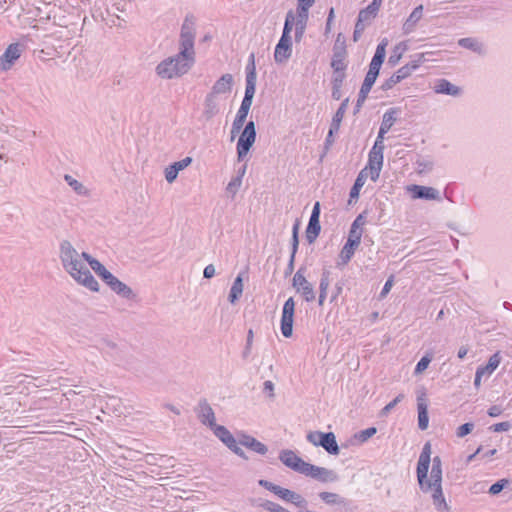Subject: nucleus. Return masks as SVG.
Here are the masks:
<instances>
[{"label":"nucleus","instance_id":"f257e3e1","mask_svg":"<svg viewBox=\"0 0 512 512\" xmlns=\"http://www.w3.org/2000/svg\"><path fill=\"white\" fill-rule=\"evenodd\" d=\"M195 22L186 17L180 32L179 52L167 57L156 66V74L162 79L179 78L189 72L195 63Z\"/></svg>","mask_w":512,"mask_h":512},{"label":"nucleus","instance_id":"f03ea898","mask_svg":"<svg viewBox=\"0 0 512 512\" xmlns=\"http://www.w3.org/2000/svg\"><path fill=\"white\" fill-rule=\"evenodd\" d=\"M431 463V445L427 442L420 453L417 463V480L420 490L431 495L432 503L438 512H448L450 507L446 502L442 488V461L439 456L432 459L430 475H428Z\"/></svg>","mask_w":512,"mask_h":512},{"label":"nucleus","instance_id":"7ed1b4c3","mask_svg":"<svg viewBox=\"0 0 512 512\" xmlns=\"http://www.w3.org/2000/svg\"><path fill=\"white\" fill-rule=\"evenodd\" d=\"M59 258L63 269L79 284L87 289L97 292L99 284L93 277L84 261H87L88 253L78 252L68 240H62L59 244Z\"/></svg>","mask_w":512,"mask_h":512},{"label":"nucleus","instance_id":"20e7f679","mask_svg":"<svg viewBox=\"0 0 512 512\" xmlns=\"http://www.w3.org/2000/svg\"><path fill=\"white\" fill-rule=\"evenodd\" d=\"M388 39L383 38L380 43L377 45L375 54L370 62L369 70L366 74L364 82L359 91L357 105L361 106L362 103L367 98L368 93L370 92L372 86L374 85L381 68V65L386 56V47L388 46Z\"/></svg>","mask_w":512,"mask_h":512},{"label":"nucleus","instance_id":"39448f33","mask_svg":"<svg viewBox=\"0 0 512 512\" xmlns=\"http://www.w3.org/2000/svg\"><path fill=\"white\" fill-rule=\"evenodd\" d=\"M383 153L376 149H371L369 152L368 164L358 174L354 181V199L358 198L359 190L365 184L366 180L370 178L376 182L379 178L383 166Z\"/></svg>","mask_w":512,"mask_h":512},{"label":"nucleus","instance_id":"423d86ee","mask_svg":"<svg viewBox=\"0 0 512 512\" xmlns=\"http://www.w3.org/2000/svg\"><path fill=\"white\" fill-rule=\"evenodd\" d=\"M306 438L308 442L314 446L323 447L331 455L339 454V446L337 444L336 437L332 432L324 433L320 431H310Z\"/></svg>","mask_w":512,"mask_h":512},{"label":"nucleus","instance_id":"0eeeda50","mask_svg":"<svg viewBox=\"0 0 512 512\" xmlns=\"http://www.w3.org/2000/svg\"><path fill=\"white\" fill-rule=\"evenodd\" d=\"M256 140V129L255 123L249 121L244 127L238 142H237V158L238 161L243 160L248 154L250 148L253 146Z\"/></svg>","mask_w":512,"mask_h":512},{"label":"nucleus","instance_id":"6e6552de","mask_svg":"<svg viewBox=\"0 0 512 512\" xmlns=\"http://www.w3.org/2000/svg\"><path fill=\"white\" fill-rule=\"evenodd\" d=\"M396 115H397V110L394 108H391L384 113L382 122L380 125V129L378 132V136L376 138V141H375L372 149H376L377 151L383 153L384 148H385L384 136L386 133H388V131L392 128V126L396 122Z\"/></svg>","mask_w":512,"mask_h":512},{"label":"nucleus","instance_id":"1a4fd4ad","mask_svg":"<svg viewBox=\"0 0 512 512\" xmlns=\"http://www.w3.org/2000/svg\"><path fill=\"white\" fill-rule=\"evenodd\" d=\"M380 4L372 1L365 9L361 10L354 29V42L358 40V34L362 32L367 25L376 17Z\"/></svg>","mask_w":512,"mask_h":512},{"label":"nucleus","instance_id":"9d476101","mask_svg":"<svg viewBox=\"0 0 512 512\" xmlns=\"http://www.w3.org/2000/svg\"><path fill=\"white\" fill-rule=\"evenodd\" d=\"M215 436L219 438L232 452H234L237 456L247 459V456L243 449L239 446V441L235 439V437L230 433V431L222 426L218 425L213 430Z\"/></svg>","mask_w":512,"mask_h":512},{"label":"nucleus","instance_id":"9b49d317","mask_svg":"<svg viewBox=\"0 0 512 512\" xmlns=\"http://www.w3.org/2000/svg\"><path fill=\"white\" fill-rule=\"evenodd\" d=\"M295 302L292 297L286 300L283 305L281 316V332L286 338L292 336Z\"/></svg>","mask_w":512,"mask_h":512},{"label":"nucleus","instance_id":"f8f14e48","mask_svg":"<svg viewBox=\"0 0 512 512\" xmlns=\"http://www.w3.org/2000/svg\"><path fill=\"white\" fill-rule=\"evenodd\" d=\"M22 53V47L18 43L10 44L5 52L0 56V71H8L19 59Z\"/></svg>","mask_w":512,"mask_h":512},{"label":"nucleus","instance_id":"ddd939ff","mask_svg":"<svg viewBox=\"0 0 512 512\" xmlns=\"http://www.w3.org/2000/svg\"><path fill=\"white\" fill-rule=\"evenodd\" d=\"M293 286L297 292H300L304 299L308 302L315 300V293L312 285L308 282L302 273V269H299L293 277Z\"/></svg>","mask_w":512,"mask_h":512},{"label":"nucleus","instance_id":"4468645a","mask_svg":"<svg viewBox=\"0 0 512 512\" xmlns=\"http://www.w3.org/2000/svg\"><path fill=\"white\" fill-rule=\"evenodd\" d=\"M279 459L285 466L301 474L308 463L297 456L294 451L288 449L280 452Z\"/></svg>","mask_w":512,"mask_h":512},{"label":"nucleus","instance_id":"2eb2a0df","mask_svg":"<svg viewBox=\"0 0 512 512\" xmlns=\"http://www.w3.org/2000/svg\"><path fill=\"white\" fill-rule=\"evenodd\" d=\"M407 191L412 194L413 199L441 200L440 192L433 187L414 184L408 186Z\"/></svg>","mask_w":512,"mask_h":512},{"label":"nucleus","instance_id":"dca6fc26","mask_svg":"<svg viewBox=\"0 0 512 512\" xmlns=\"http://www.w3.org/2000/svg\"><path fill=\"white\" fill-rule=\"evenodd\" d=\"M302 474L322 482H332L336 479L333 471L312 465L310 463H307L306 468L303 470Z\"/></svg>","mask_w":512,"mask_h":512},{"label":"nucleus","instance_id":"f3484780","mask_svg":"<svg viewBox=\"0 0 512 512\" xmlns=\"http://www.w3.org/2000/svg\"><path fill=\"white\" fill-rule=\"evenodd\" d=\"M105 283L110 287V289L113 292H115L122 298L133 300L136 297V294L133 292V290L124 282L120 281L113 274L107 278Z\"/></svg>","mask_w":512,"mask_h":512},{"label":"nucleus","instance_id":"a211bd4d","mask_svg":"<svg viewBox=\"0 0 512 512\" xmlns=\"http://www.w3.org/2000/svg\"><path fill=\"white\" fill-rule=\"evenodd\" d=\"M292 55V40L280 38L274 51V60L278 64H283L288 61Z\"/></svg>","mask_w":512,"mask_h":512},{"label":"nucleus","instance_id":"6ab92c4d","mask_svg":"<svg viewBox=\"0 0 512 512\" xmlns=\"http://www.w3.org/2000/svg\"><path fill=\"white\" fill-rule=\"evenodd\" d=\"M423 9H424V7L422 4H420L414 8V10L410 13L408 18L405 20V22L402 25L403 34L409 35L415 31L418 22L423 17Z\"/></svg>","mask_w":512,"mask_h":512},{"label":"nucleus","instance_id":"aec40b11","mask_svg":"<svg viewBox=\"0 0 512 512\" xmlns=\"http://www.w3.org/2000/svg\"><path fill=\"white\" fill-rule=\"evenodd\" d=\"M198 417L204 425H208L211 430H214L218 425L215 423V414L212 407L206 400L199 403Z\"/></svg>","mask_w":512,"mask_h":512},{"label":"nucleus","instance_id":"412c9836","mask_svg":"<svg viewBox=\"0 0 512 512\" xmlns=\"http://www.w3.org/2000/svg\"><path fill=\"white\" fill-rule=\"evenodd\" d=\"M417 410H418V427L421 430H426L429 424L428 405L424 392L417 397Z\"/></svg>","mask_w":512,"mask_h":512},{"label":"nucleus","instance_id":"4be33fe9","mask_svg":"<svg viewBox=\"0 0 512 512\" xmlns=\"http://www.w3.org/2000/svg\"><path fill=\"white\" fill-rule=\"evenodd\" d=\"M352 258V227L348 231L346 243L341 249L337 259H336V268L343 269Z\"/></svg>","mask_w":512,"mask_h":512},{"label":"nucleus","instance_id":"5701e85b","mask_svg":"<svg viewBox=\"0 0 512 512\" xmlns=\"http://www.w3.org/2000/svg\"><path fill=\"white\" fill-rule=\"evenodd\" d=\"M457 43L460 47L470 50L477 55L483 56L486 54L484 43L476 37L461 38Z\"/></svg>","mask_w":512,"mask_h":512},{"label":"nucleus","instance_id":"b1692460","mask_svg":"<svg viewBox=\"0 0 512 512\" xmlns=\"http://www.w3.org/2000/svg\"><path fill=\"white\" fill-rule=\"evenodd\" d=\"M233 85V76L229 73L222 75L212 86L211 94L218 96L230 93Z\"/></svg>","mask_w":512,"mask_h":512},{"label":"nucleus","instance_id":"393cba45","mask_svg":"<svg viewBox=\"0 0 512 512\" xmlns=\"http://www.w3.org/2000/svg\"><path fill=\"white\" fill-rule=\"evenodd\" d=\"M309 11L307 10H297V14L295 15L294 20V27H295V34L294 39L295 42H300L303 38V35L305 33V29L307 26Z\"/></svg>","mask_w":512,"mask_h":512},{"label":"nucleus","instance_id":"a878e982","mask_svg":"<svg viewBox=\"0 0 512 512\" xmlns=\"http://www.w3.org/2000/svg\"><path fill=\"white\" fill-rule=\"evenodd\" d=\"M220 111L218 96L211 94L210 92L206 95L204 100L203 117L206 120H211Z\"/></svg>","mask_w":512,"mask_h":512},{"label":"nucleus","instance_id":"bb28decb","mask_svg":"<svg viewBox=\"0 0 512 512\" xmlns=\"http://www.w3.org/2000/svg\"><path fill=\"white\" fill-rule=\"evenodd\" d=\"M239 444L245 446L246 448L260 454L265 455L268 451V448L265 444L261 443L254 437L246 434H242L239 438Z\"/></svg>","mask_w":512,"mask_h":512},{"label":"nucleus","instance_id":"cd10ccee","mask_svg":"<svg viewBox=\"0 0 512 512\" xmlns=\"http://www.w3.org/2000/svg\"><path fill=\"white\" fill-rule=\"evenodd\" d=\"M434 91L437 94H445L453 97H457L461 94V89L446 79L437 80Z\"/></svg>","mask_w":512,"mask_h":512},{"label":"nucleus","instance_id":"c85d7f7f","mask_svg":"<svg viewBox=\"0 0 512 512\" xmlns=\"http://www.w3.org/2000/svg\"><path fill=\"white\" fill-rule=\"evenodd\" d=\"M251 69L246 75V87L244 97L253 98L256 90V72L254 65V54L250 55Z\"/></svg>","mask_w":512,"mask_h":512},{"label":"nucleus","instance_id":"c756f323","mask_svg":"<svg viewBox=\"0 0 512 512\" xmlns=\"http://www.w3.org/2000/svg\"><path fill=\"white\" fill-rule=\"evenodd\" d=\"M424 59V54H419L418 55V60L416 61H413L405 66H402L401 68H399L395 74L397 75L398 79L400 81L406 79L407 77H409L411 75V73L413 71H415L419 66H420V63L423 61Z\"/></svg>","mask_w":512,"mask_h":512},{"label":"nucleus","instance_id":"7c9ffc66","mask_svg":"<svg viewBox=\"0 0 512 512\" xmlns=\"http://www.w3.org/2000/svg\"><path fill=\"white\" fill-rule=\"evenodd\" d=\"M91 269L105 282L108 277L112 275L105 266L100 263L97 259L93 258L90 254H88V258L86 261Z\"/></svg>","mask_w":512,"mask_h":512},{"label":"nucleus","instance_id":"2f4dec72","mask_svg":"<svg viewBox=\"0 0 512 512\" xmlns=\"http://www.w3.org/2000/svg\"><path fill=\"white\" fill-rule=\"evenodd\" d=\"M348 104H349V98H346L343 100L340 107L337 109V111L332 119V122H331V133L338 132V130L340 128L341 121L346 113Z\"/></svg>","mask_w":512,"mask_h":512},{"label":"nucleus","instance_id":"473e14b6","mask_svg":"<svg viewBox=\"0 0 512 512\" xmlns=\"http://www.w3.org/2000/svg\"><path fill=\"white\" fill-rule=\"evenodd\" d=\"M500 361L501 357L499 353H495L489 358L488 363L485 366L478 367L477 370L479 372H483V375L485 377H489L497 369V367L500 364Z\"/></svg>","mask_w":512,"mask_h":512},{"label":"nucleus","instance_id":"72a5a7b5","mask_svg":"<svg viewBox=\"0 0 512 512\" xmlns=\"http://www.w3.org/2000/svg\"><path fill=\"white\" fill-rule=\"evenodd\" d=\"M321 230L319 219H309L308 226L306 228V239L309 244H312L318 237Z\"/></svg>","mask_w":512,"mask_h":512},{"label":"nucleus","instance_id":"f704fd0d","mask_svg":"<svg viewBox=\"0 0 512 512\" xmlns=\"http://www.w3.org/2000/svg\"><path fill=\"white\" fill-rule=\"evenodd\" d=\"M243 293V279L241 277V275H238L233 284H232V287L230 289V292H229V301L233 304L235 303L242 295Z\"/></svg>","mask_w":512,"mask_h":512},{"label":"nucleus","instance_id":"c9c22d12","mask_svg":"<svg viewBox=\"0 0 512 512\" xmlns=\"http://www.w3.org/2000/svg\"><path fill=\"white\" fill-rule=\"evenodd\" d=\"M64 180L78 195L87 196L89 194L88 189L81 182L73 178L71 175L66 174L64 176Z\"/></svg>","mask_w":512,"mask_h":512},{"label":"nucleus","instance_id":"e433bc0d","mask_svg":"<svg viewBox=\"0 0 512 512\" xmlns=\"http://www.w3.org/2000/svg\"><path fill=\"white\" fill-rule=\"evenodd\" d=\"M345 51L333 50L331 66L335 72H342L346 65L344 63Z\"/></svg>","mask_w":512,"mask_h":512},{"label":"nucleus","instance_id":"4c0bfd02","mask_svg":"<svg viewBox=\"0 0 512 512\" xmlns=\"http://www.w3.org/2000/svg\"><path fill=\"white\" fill-rule=\"evenodd\" d=\"M329 271H324L321 275L320 284H319V305H323L324 300L327 295V289L330 285V279H329Z\"/></svg>","mask_w":512,"mask_h":512},{"label":"nucleus","instance_id":"58836bf2","mask_svg":"<svg viewBox=\"0 0 512 512\" xmlns=\"http://www.w3.org/2000/svg\"><path fill=\"white\" fill-rule=\"evenodd\" d=\"M294 20H295V14L292 11H289L286 14V19H285L281 38L291 39L290 33L294 26Z\"/></svg>","mask_w":512,"mask_h":512},{"label":"nucleus","instance_id":"ea45409f","mask_svg":"<svg viewBox=\"0 0 512 512\" xmlns=\"http://www.w3.org/2000/svg\"><path fill=\"white\" fill-rule=\"evenodd\" d=\"M406 50L407 44L405 42H400L399 44H397L393 50L392 55L389 57V63L392 65H396Z\"/></svg>","mask_w":512,"mask_h":512},{"label":"nucleus","instance_id":"a19ab883","mask_svg":"<svg viewBox=\"0 0 512 512\" xmlns=\"http://www.w3.org/2000/svg\"><path fill=\"white\" fill-rule=\"evenodd\" d=\"M377 432V429L375 427H369L365 430L360 431L357 434H354V440H357L359 443H365L368 441L372 436H374Z\"/></svg>","mask_w":512,"mask_h":512},{"label":"nucleus","instance_id":"79ce46f5","mask_svg":"<svg viewBox=\"0 0 512 512\" xmlns=\"http://www.w3.org/2000/svg\"><path fill=\"white\" fill-rule=\"evenodd\" d=\"M241 185H242L241 176H236L230 180V182L228 183V185L226 187V191L233 198L236 195V193L238 192Z\"/></svg>","mask_w":512,"mask_h":512},{"label":"nucleus","instance_id":"37998d69","mask_svg":"<svg viewBox=\"0 0 512 512\" xmlns=\"http://www.w3.org/2000/svg\"><path fill=\"white\" fill-rule=\"evenodd\" d=\"M431 361H432L431 355L427 354V355L423 356L420 359V361L417 363L415 370H414V374L418 375V374L423 373L428 368Z\"/></svg>","mask_w":512,"mask_h":512},{"label":"nucleus","instance_id":"c03bdc74","mask_svg":"<svg viewBox=\"0 0 512 512\" xmlns=\"http://www.w3.org/2000/svg\"><path fill=\"white\" fill-rule=\"evenodd\" d=\"M365 223V217L363 214L357 216L354 219V248L360 243L361 234H357V229L360 228Z\"/></svg>","mask_w":512,"mask_h":512},{"label":"nucleus","instance_id":"a18cd8bd","mask_svg":"<svg viewBox=\"0 0 512 512\" xmlns=\"http://www.w3.org/2000/svg\"><path fill=\"white\" fill-rule=\"evenodd\" d=\"M299 222L296 221L293 225V228H292V251L291 253L293 254H296L297 253V250H298V245H299V239H298V232H299Z\"/></svg>","mask_w":512,"mask_h":512},{"label":"nucleus","instance_id":"49530a36","mask_svg":"<svg viewBox=\"0 0 512 512\" xmlns=\"http://www.w3.org/2000/svg\"><path fill=\"white\" fill-rule=\"evenodd\" d=\"M417 171L419 173H426L432 170L433 162L426 159H418L416 161Z\"/></svg>","mask_w":512,"mask_h":512},{"label":"nucleus","instance_id":"de8ad7c7","mask_svg":"<svg viewBox=\"0 0 512 512\" xmlns=\"http://www.w3.org/2000/svg\"><path fill=\"white\" fill-rule=\"evenodd\" d=\"M508 483L509 481L507 479H501L497 481L496 483L491 485V487L489 488V493L491 495H496L500 493L508 485Z\"/></svg>","mask_w":512,"mask_h":512},{"label":"nucleus","instance_id":"09e8293b","mask_svg":"<svg viewBox=\"0 0 512 512\" xmlns=\"http://www.w3.org/2000/svg\"><path fill=\"white\" fill-rule=\"evenodd\" d=\"M473 429H474L473 423H465L457 428L456 436L459 438H463L466 435H468L469 433H471Z\"/></svg>","mask_w":512,"mask_h":512},{"label":"nucleus","instance_id":"8fccbe9b","mask_svg":"<svg viewBox=\"0 0 512 512\" xmlns=\"http://www.w3.org/2000/svg\"><path fill=\"white\" fill-rule=\"evenodd\" d=\"M178 171L176 168L173 167V165H169L166 169H165V179L168 183H173L177 176H178Z\"/></svg>","mask_w":512,"mask_h":512},{"label":"nucleus","instance_id":"3c124183","mask_svg":"<svg viewBox=\"0 0 512 512\" xmlns=\"http://www.w3.org/2000/svg\"><path fill=\"white\" fill-rule=\"evenodd\" d=\"M290 495L291 496L289 497L287 502L293 503L297 507H304L306 505L305 499L300 494H297L294 491H292Z\"/></svg>","mask_w":512,"mask_h":512},{"label":"nucleus","instance_id":"603ef678","mask_svg":"<svg viewBox=\"0 0 512 512\" xmlns=\"http://www.w3.org/2000/svg\"><path fill=\"white\" fill-rule=\"evenodd\" d=\"M399 82H401V81L398 79L397 75L394 73L390 78H388L385 82H383L381 88H382V90L387 91V90H390L391 88H393Z\"/></svg>","mask_w":512,"mask_h":512},{"label":"nucleus","instance_id":"864d4df0","mask_svg":"<svg viewBox=\"0 0 512 512\" xmlns=\"http://www.w3.org/2000/svg\"><path fill=\"white\" fill-rule=\"evenodd\" d=\"M404 398L403 394H399L396 398H394L391 402H389L382 410V414H388L399 402H401Z\"/></svg>","mask_w":512,"mask_h":512},{"label":"nucleus","instance_id":"5fc2aeb1","mask_svg":"<svg viewBox=\"0 0 512 512\" xmlns=\"http://www.w3.org/2000/svg\"><path fill=\"white\" fill-rule=\"evenodd\" d=\"M319 497L325 502V503H328V504H333V503H336L337 502V499H338V495L335 494V493H330V492H321L319 494Z\"/></svg>","mask_w":512,"mask_h":512},{"label":"nucleus","instance_id":"6e6d98bb","mask_svg":"<svg viewBox=\"0 0 512 512\" xmlns=\"http://www.w3.org/2000/svg\"><path fill=\"white\" fill-rule=\"evenodd\" d=\"M192 163L191 157H185L180 161L174 162L172 165L174 168L177 169L178 172L184 170L186 167H188Z\"/></svg>","mask_w":512,"mask_h":512},{"label":"nucleus","instance_id":"4d7b16f0","mask_svg":"<svg viewBox=\"0 0 512 512\" xmlns=\"http://www.w3.org/2000/svg\"><path fill=\"white\" fill-rule=\"evenodd\" d=\"M252 342H253V331L250 329L248 331V335H247L246 346L242 353L243 358H247L249 356V354L251 352Z\"/></svg>","mask_w":512,"mask_h":512},{"label":"nucleus","instance_id":"13d9d810","mask_svg":"<svg viewBox=\"0 0 512 512\" xmlns=\"http://www.w3.org/2000/svg\"><path fill=\"white\" fill-rule=\"evenodd\" d=\"M394 284V277L390 276L387 281L384 284V287L382 288V291L380 292V298L383 299L387 296V294L390 292L391 288Z\"/></svg>","mask_w":512,"mask_h":512},{"label":"nucleus","instance_id":"bf43d9fd","mask_svg":"<svg viewBox=\"0 0 512 512\" xmlns=\"http://www.w3.org/2000/svg\"><path fill=\"white\" fill-rule=\"evenodd\" d=\"M279 504L269 501V500H262L258 503V506L263 508L266 511L274 512Z\"/></svg>","mask_w":512,"mask_h":512},{"label":"nucleus","instance_id":"052dcab7","mask_svg":"<svg viewBox=\"0 0 512 512\" xmlns=\"http://www.w3.org/2000/svg\"><path fill=\"white\" fill-rule=\"evenodd\" d=\"M491 429L494 432H504L511 429V423L508 421L496 423L493 426H491Z\"/></svg>","mask_w":512,"mask_h":512},{"label":"nucleus","instance_id":"680f3d73","mask_svg":"<svg viewBox=\"0 0 512 512\" xmlns=\"http://www.w3.org/2000/svg\"><path fill=\"white\" fill-rule=\"evenodd\" d=\"M291 492L292 491L289 489L278 486V488L275 491V495L287 502L289 497L291 496Z\"/></svg>","mask_w":512,"mask_h":512},{"label":"nucleus","instance_id":"e2e57ef3","mask_svg":"<svg viewBox=\"0 0 512 512\" xmlns=\"http://www.w3.org/2000/svg\"><path fill=\"white\" fill-rule=\"evenodd\" d=\"M258 484L262 487H264L265 489L271 491L272 493L275 494V491L276 489L278 488V485L276 484H273L272 482L270 481H267V480H263V479H260L258 481Z\"/></svg>","mask_w":512,"mask_h":512},{"label":"nucleus","instance_id":"0e129e2a","mask_svg":"<svg viewBox=\"0 0 512 512\" xmlns=\"http://www.w3.org/2000/svg\"><path fill=\"white\" fill-rule=\"evenodd\" d=\"M315 0H298L297 10H307L313 5Z\"/></svg>","mask_w":512,"mask_h":512},{"label":"nucleus","instance_id":"69168bd1","mask_svg":"<svg viewBox=\"0 0 512 512\" xmlns=\"http://www.w3.org/2000/svg\"><path fill=\"white\" fill-rule=\"evenodd\" d=\"M215 273H216V270H215L214 265L209 264L204 268L203 276H204V278L210 279V278L214 277Z\"/></svg>","mask_w":512,"mask_h":512},{"label":"nucleus","instance_id":"338daca9","mask_svg":"<svg viewBox=\"0 0 512 512\" xmlns=\"http://www.w3.org/2000/svg\"><path fill=\"white\" fill-rule=\"evenodd\" d=\"M263 391H264V393H267L269 395V397L274 396V384L272 383V381L267 380L264 382Z\"/></svg>","mask_w":512,"mask_h":512},{"label":"nucleus","instance_id":"774afa93","mask_svg":"<svg viewBox=\"0 0 512 512\" xmlns=\"http://www.w3.org/2000/svg\"><path fill=\"white\" fill-rule=\"evenodd\" d=\"M503 412L502 408L498 405H493L488 409V415L490 417H498Z\"/></svg>","mask_w":512,"mask_h":512}]
</instances>
